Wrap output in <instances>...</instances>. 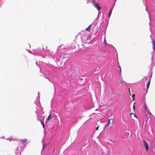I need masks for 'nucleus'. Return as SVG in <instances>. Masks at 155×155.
Here are the masks:
<instances>
[{
  "instance_id": "nucleus-1",
  "label": "nucleus",
  "mask_w": 155,
  "mask_h": 155,
  "mask_svg": "<svg viewBox=\"0 0 155 155\" xmlns=\"http://www.w3.org/2000/svg\"><path fill=\"white\" fill-rule=\"evenodd\" d=\"M63 57L61 60V64L64 65L65 61H66V60H67V58H69V56L68 54H64L63 55Z\"/></svg>"
},
{
  "instance_id": "nucleus-2",
  "label": "nucleus",
  "mask_w": 155,
  "mask_h": 155,
  "mask_svg": "<svg viewBox=\"0 0 155 155\" xmlns=\"http://www.w3.org/2000/svg\"><path fill=\"white\" fill-rule=\"evenodd\" d=\"M113 119L111 118L108 119V122L106 125V127H108L109 126V125L111 124L112 125L114 122Z\"/></svg>"
},
{
  "instance_id": "nucleus-3",
  "label": "nucleus",
  "mask_w": 155,
  "mask_h": 155,
  "mask_svg": "<svg viewBox=\"0 0 155 155\" xmlns=\"http://www.w3.org/2000/svg\"><path fill=\"white\" fill-rule=\"evenodd\" d=\"M144 144L145 146L146 149L147 151H148L149 149V147L147 143L144 140H143Z\"/></svg>"
},
{
  "instance_id": "nucleus-4",
  "label": "nucleus",
  "mask_w": 155,
  "mask_h": 155,
  "mask_svg": "<svg viewBox=\"0 0 155 155\" xmlns=\"http://www.w3.org/2000/svg\"><path fill=\"white\" fill-rule=\"evenodd\" d=\"M94 7L97 8L98 11H99L101 9V7L97 3H95L94 5Z\"/></svg>"
},
{
  "instance_id": "nucleus-5",
  "label": "nucleus",
  "mask_w": 155,
  "mask_h": 155,
  "mask_svg": "<svg viewBox=\"0 0 155 155\" xmlns=\"http://www.w3.org/2000/svg\"><path fill=\"white\" fill-rule=\"evenodd\" d=\"M152 44L154 50H155V41L153 39L152 40Z\"/></svg>"
},
{
  "instance_id": "nucleus-6",
  "label": "nucleus",
  "mask_w": 155,
  "mask_h": 155,
  "mask_svg": "<svg viewBox=\"0 0 155 155\" xmlns=\"http://www.w3.org/2000/svg\"><path fill=\"white\" fill-rule=\"evenodd\" d=\"M38 120L39 121H40L41 123V124H42V126H43V128L44 129H45V126L44 125V122H43L41 120V119H38Z\"/></svg>"
},
{
  "instance_id": "nucleus-7",
  "label": "nucleus",
  "mask_w": 155,
  "mask_h": 155,
  "mask_svg": "<svg viewBox=\"0 0 155 155\" xmlns=\"http://www.w3.org/2000/svg\"><path fill=\"white\" fill-rule=\"evenodd\" d=\"M52 117L51 116V114H49V115L48 116L47 120L48 121L49 120L51 119L52 118Z\"/></svg>"
},
{
  "instance_id": "nucleus-8",
  "label": "nucleus",
  "mask_w": 155,
  "mask_h": 155,
  "mask_svg": "<svg viewBox=\"0 0 155 155\" xmlns=\"http://www.w3.org/2000/svg\"><path fill=\"white\" fill-rule=\"evenodd\" d=\"M143 106L145 110H146L147 111H149V110L148 109L147 106L145 104H144Z\"/></svg>"
},
{
  "instance_id": "nucleus-9",
  "label": "nucleus",
  "mask_w": 155,
  "mask_h": 155,
  "mask_svg": "<svg viewBox=\"0 0 155 155\" xmlns=\"http://www.w3.org/2000/svg\"><path fill=\"white\" fill-rule=\"evenodd\" d=\"M150 80L148 82V83L147 84V90L149 88L150 84Z\"/></svg>"
},
{
  "instance_id": "nucleus-10",
  "label": "nucleus",
  "mask_w": 155,
  "mask_h": 155,
  "mask_svg": "<svg viewBox=\"0 0 155 155\" xmlns=\"http://www.w3.org/2000/svg\"><path fill=\"white\" fill-rule=\"evenodd\" d=\"M20 141H21V142H22L23 143H24L26 141H27V139H21Z\"/></svg>"
},
{
  "instance_id": "nucleus-11",
  "label": "nucleus",
  "mask_w": 155,
  "mask_h": 155,
  "mask_svg": "<svg viewBox=\"0 0 155 155\" xmlns=\"http://www.w3.org/2000/svg\"><path fill=\"white\" fill-rule=\"evenodd\" d=\"M112 9H113V8H112L111 9L110 11V12H109V13L108 15V18L110 17V15H111V12H112Z\"/></svg>"
},
{
  "instance_id": "nucleus-12",
  "label": "nucleus",
  "mask_w": 155,
  "mask_h": 155,
  "mask_svg": "<svg viewBox=\"0 0 155 155\" xmlns=\"http://www.w3.org/2000/svg\"><path fill=\"white\" fill-rule=\"evenodd\" d=\"M135 95L134 94H133L132 95V99L134 101V97H135Z\"/></svg>"
},
{
  "instance_id": "nucleus-13",
  "label": "nucleus",
  "mask_w": 155,
  "mask_h": 155,
  "mask_svg": "<svg viewBox=\"0 0 155 155\" xmlns=\"http://www.w3.org/2000/svg\"><path fill=\"white\" fill-rule=\"evenodd\" d=\"M86 30L88 31H90V30L89 29V28H88V27L87 28H86Z\"/></svg>"
},
{
  "instance_id": "nucleus-14",
  "label": "nucleus",
  "mask_w": 155,
  "mask_h": 155,
  "mask_svg": "<svg viewBox=\"0 0 155 155\" xmlns=\"http://www.w3.org/2000/svg\"><path fill=\"white\" fill-rule=\"evenodd\" d=\"M104 44L105 45L106 44V41L105 38L104 39Z\"/></svg>"
},
{
  "instance_id": "nucleus-15",
  "label": "nucleus",
  "mask_w": 155,
  "mask_h": 155,
  "mask_svg": "<svg viewBox=\"0 0 155 155\" xmlns=\"http://www.w3.org/2000/svg\"><path fill=\"white\" fill-rule=\"evenodd\" d=\"M99 127V126H97V127L96 128V130H98Z\"/></svg>"
},
{
  "instance_id": "nucleus-16",
  "label": "nucleus",
  "mask_w": 155,
  "mask_h": 155,
  "mask_svg": "<svg viewBox=\"0 0 155 155\" xmlns=\"http://www.w3.org/2000/svg\"><path fill=\"white\" fill-rule=\"evenodd\" d=\"M132 114L134 115L135 116V117H136V116L133 113H132L130 114L131 115Z\"/></svg>"
},
{
  "instance_id": "nucleus-17",
  "label": "nucleus",
  "mask_w": 155,
  "mask_h": 155,
  "mask_svg": "<svg viewBox=\"0 0 155 155\" xmlns=\"http://www.w3.org/2000/svg\"><path fill=\"white\" fill-rule=\"evenodd\" d=\"M45 145L43 146V147L42 148V150L43 149L45 148Z\"/></svg>"
},
{
  "instance_id": "nucleus-18",
  "label": "nucleus",
  "mask_w": 155,
  "mask_h": 155,
  "mask_svg": "<svg viewBox=\"0 0 155 155\" xmlns=\"http://www.w3.org/2000/svg\"><path fill=\"white\" fill-rule=\"evenodd\" d=\"M93 3H94V4H95V3H96L95 2H94V0H93Z\"/></svg>"
},
{
  "instance_id": "nucleus-19",
  "label": "nucleus",
  "mask_w": 155,
  "mask_h": 155,
  "mask_svg": "<svg viewBox=\"0 0 155 155\" xmlns=\"http://www.w3.org/2000/svg\"><path fill=\"white\" fill-rule=\"evenodd\" d=\"M91 25H89V26L88 27V28H89L90 27H91Z\"/></svg>"
},
{
  "instance_id": "nucleus-20",
  "label": "nucleus",
  "mask_w": 155,
  "mask_h": 155,
  "mask_svg": "<svg viewBox=\"0 0 155 155\" xmlns=\"http://www.w3.org/2000/svg\"><path fill=\"white\" fill-rule=\"evenodd\" d=\"M91 25H89V26L88 27V28H89L90 27H91Z\"/></svg>"
},
{
  "instance_id": "nucleus-21",
  "label": "nucleus",
  "mask_w": 155,
  "mask_h": 155,
  "mask_svg": "<svg viewBox=\"0 0 155 155\" xmlns=\"http://www.w3.org/2000/svg\"><path fill=\"white\" fill-rule=\"evenodd\" d=\"M147 112H148V113H150V114H151V113L150 112V111H147Z\"/></svg>"
},
{
  "instance_id": "nucleus-22",
  "label": "nucleus",
  "mask_w": 155,
  "mask_h": 155,
  "mask_svg": "<svg viewBox=\"0 0 155 155\" xmlns=\"http://www.w3.org/2000/svg\"><path fill=\"white\" fill-rule=\"evenodd\" d=\"M129 92L130 93V88H129Z\"/></svg>"
}]
</instances>
